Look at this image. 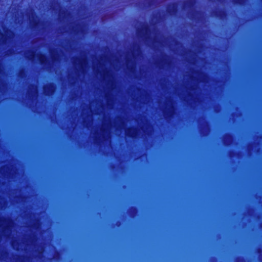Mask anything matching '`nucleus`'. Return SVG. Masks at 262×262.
<instances>
[{"label": "nucleus", "instance_id": "nucleus-1", "mask_svg": "<svg viewBox=\"0 0 262 262\" xmlns=\"http://www.w3.org/2000/svg\"><path fill=\"white\" fill-rule=\"evenodd\" d=\"M25 55L28 60L33 61L35 59H37L41 64H45L47 61V59L44 55L41 53L36 54L31 50H27L25 52Z\"/></svg>", "mask_w": 262, "mask_h": 262}, {"label": "nucleus", "instance_id": "nucleus-2", "mask_svg": "<svg viewBox=\"0 0 262 262\" xmlns=\"http://www.w3.org/2000/svg\"><path fill=\"white\" fill-rule=\"evenodd\" d=\"M43 93L47 96H51L55 92V88L53 84L49 83L44 85L43 88Z\"/></svg>", "mask_w": 262, "mask_h": 262}, {"label": "nucleus", "instance_id": "nucleus-3", "mask_svg": "<svg viewBox=\"0 0 262 262\" xmlns=\"http://www.w3.org/2000/svg\"><path fill=\"white\" fill-rule=\"evenodd\" d=\"M74 62L75 64H77L80 69L82 70H83L84 68L87 64L86 59L83 57H76L75 59Z\"/></svg>", "mask_w": 262, "mask_h": 262}, {"label": "nucleus", "instance_id": "nucleus-4", "mask_svg": "<svg viewBox=\"0 0 262 262\" xmlns=\"http://www.w3.org/2000/svg\"><path fill=\"white\" fill-rule=\"evenodd\" d=\"M138 131L134 127L128 128L125 130V135L129 137L136 138L137 136Z\"/></svg>", "mask_w": 262, "mask_h": 262}, {"label": "nucleus", "instance_id": "nucleus-5", "mask_svg": "<svg viewBox=\"0 0 262 262\" xmlns=\"http://www.w3.org/2000/svg\"><path fill=\"white\" fill-rule=\"evenodd\" d=\"M30 92L32 93V95L34 97H37L38 94V90L36 85H30L29 87V90L28 93L29 94Z\"/></svg>", "mask_w": 262, "mask_h": 262}, {"label": "nucleus", "instance_id": "nucleus-6", "mask_svg": "<svg viewBox=\"0 0 262 262\" xmlns=\"http://www.w3.org/2000/svg\"><path fill=\"white\" fill-rule=\"evenodd\" d=\"M168 11H171L172 13H175L177 11V7L175 4H172L168 7Z\"/></svg>", "mask_w": 262, "mask_h": 262}, {"label": "nucleus", "instance_id": "nucleus-7", "mask_svg": "<svg viewBox=\"0 0 262 262\" xmlns=\"http://www.w3.org/2000/svg\"><path fill=\"white\" fill-rule=\"evenodd\" d=\"M168 111L170 114H172L173 113L174 110L172 104H170L169 106Z\"/></svg>", "mask_w": 262, "mask_h": 262}, {"label": "nucleus", "instance_id": "nucleus-8", "mask_svg": "<svg viewBox=\"0 0 262 262\" xmlns=\"http://www.w3.org/2000/svg\"><path fill=\"white\" fill-rule=\"evenodd\" d=\"M143 30L145 32H147V27H143Z\"/></svg>", "mask_w": 262, "mask_h": 262}]
</instances>
